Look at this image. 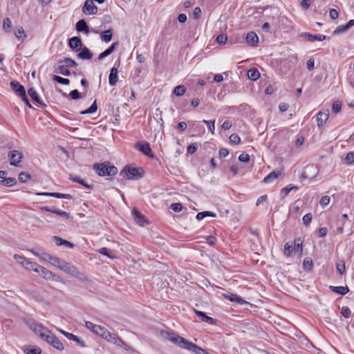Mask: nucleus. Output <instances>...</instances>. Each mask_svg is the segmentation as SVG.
<instances>
[{
  "label": "nucleus",
  "mask_w": 354,
  "mask_h": 354,
  "mask_svg": "<svg viewBox=\"0 0 354 354\" xmlns=\"http://www.w3.org/2000/svg\"><path fill=\"white\" fill-rule=\"evenodd\" d=\"M26 324L28 326L30 329L32 330L35 334L39 335L41 339L51 344L57 337L50 331L47 328L39 324L34 319H28L26 322Z\"/></svg>",
  "instance_id": "nucleus-1"
},
{
  "label": "nucleus",
  "mask_w": 354,
  "mask_h": 354,
  "mask_svg": "<svg viewBox=\"0 0 354 354\" xmlns=\"http://www.w3.org/2000/svg\"><path fill=\"white\" fill-rule=\"evenodd\" d=\"M26 324L28 326L30 329L32 330L35 334L39 335L41 339L51 344L57 337L50 331L47 328L39 324L34 319H28L26 322Z\"/></svg>",
  "instance_id": "nucleus-2"
},
{
  "label": "nucleus",
  "mask_w": 354,
  "mask_h": 354,
  "mask_svg": "<svg viewBox=\"0 0 354 354\" xmlns=\"http://www.w3.org/2000/svg\"><path fill=\"white\" fill-rule=\"evenodd\" d=\"M93 169L100 176H111L118 173V168L114 165H110L109 162L96 163L93 165Z\"/></svg>",
  "instance_id": "nucleus-3"
},
{
  "label": "nucleus",
  "mask_w": 354,
  "mask_h": 354,
  "mask_svg": "<svg viewBox=\"0 0 354 354\" xmlns=\"http://www.w3.org/2000/svg\"><path fill=\"white\" fill-rule=\"evenodd\" d=\"M120 176L127 180H139L143 176L142 168L126 166L120 173Z\"/></svg>",
  "instance_id": "nucleus-4"
},
{
  "label": "nucleus",
  "mask_w": 354,
  "mask_h": 354,
  "mask_svg": "<svg viewBox=\"0 0 354 354\" xmlns=\"http://www.w3.org/2000/svg\"><path fill=\"white\" fill-rule=\"evenodd\" d=\"M104 339L118 346L124 348L126 351H132V348L127 345L116 333L109 331L106 336L104 337Z\"/></svg>",
  "instance_id": "nucleus-5"
},
{
  "label": "nucleus",
  "mask_w": 354,
  "mask_h": 354,
  "mask_svg": "<svg viewBox=\"0 0 354 354\" xmlns=\"http://www.w3.org/2000/svg\"><path fill=\"white\" fill-rule=\"evenodd\" d=\"M71 276L77 277L80 279H83V274L77 270V268L73 265L64 261L61 268L59 269Z\"/></svg>",
  "instance_id": "nucleus-6"
},
{
  "label": "nucleus",
  "mask_w": 354,
  "mask_h": 354,
  "mask_svg": "<svg viewBox=\"0 0 354 354\" xmlns=\"http://www.w3.org/2000/svg\"><path fill=\"white\" fill-rule=\"evenodd\" d=\"M23 154L18 150H12L8 154L10 160V165L16 167H19V164L22 160Z\"/></svg>",
  "instance_id": "nucleus-7"
},
{
  "label": "nucleus",
  "mask_w": 354,
  "mask_h": 354,
  "mask_svg": "<svg viewBox=\"0 0 354 354\" xmlns=\"http://www.w3.org/2000/svg\"><path fill=\"white\" fill-rule=\"evenodd\" d=\"M167 337L171 342L185 349H187V347L188 346L190 342L186 339L175 333H168Z\"/></svg>",
  "instance_id": "nucleus-8"
},
{
  "label": "nucleus",
  "mask_w": 354,
  "mask_h": 354,
  "mask_svg": "<svg viewBox=\"0 0 354 354\" xmlns=\"http://www.w3.org/2000/svg\"><path fill=\"white\" fill-rule=\"evenodd\" d=\"M41 277L45 279L52 280L58 281H59V277L53 273L51 271L47 270L43 266H39L36 271Z\"/></svg>",
  "instance_id": "nucleus-9"
},
{
  "label": "nucleus",
  "mask_w": 354,
  "mask_h": 354,
  "mask_svg": "<svg viewBox=\"0 0 354 354\" xmlns=\"http://www.w3.org/2000/svg\"><path fill=\"white\" fill-rule=\"evenodd\" d=\"M136 148L142 152L144 155L149 157L153 158L154 155L152 153L151 149L150 147V145L149 142L146 141L138 142L136 144Z\"/></svg>",
  "instance_id": "nucleus-10"
},
{
  "label": "nucleus",
  "mask_w": 354,
  "mask_h": 354,
  "mask_svg": "<svg viewBox=\"0 0 354 354\" xmlns=\"http://www.w3.org/2000/svg\"><path fill=\"white\" fill-rule=\"evenodd\" d=\"M82 12L84 14L95 15L97 12V7L91 0H86L82 8Z\"/></svg>",
  "instance_id": "nucleus-11"
},
{
  "label": "nucleus",
  "mask_w": 354,
  "mask_h": 354,
  "mask_svg": "<svg viewBox=\"0 0 354 354\" xmlns=\"http://www.w3.org/2000/svg\"><path fill=\"white\" fill-rule=\"evenodd\" d=\"M10 87L15 93L20 97L26 94L24 86L20 84L17 81H11Z\"/></svg>",
  "instance_id": "nucleus-12"
},
{
  "label": "nucleus",
  "mask_w": 354,
  "mask_h": 354,
  "mask_svg": "<svg viewBox=\"0 0 354 354\" xmlns=\"http://www.w3.org/2000/svg\"><path fill=\"white\" fill-rule=\"evenodd\" d=\"M329 118V111H320L317 115V122L319 127L324 126Z\"/></svg>",
  "instance_id": "nucleus-13"
},
{
  "label": "nucleus",
  "mask_w": 354,
  "mask_h": 354,
  "mask_svg": "<svg viewBox=\"0 0 354 354\" xmlns=\"http://www.w3.org/2000/svg\"><path fill=\"white\" fill-rule=\"evenodd\" d=\"M223 295L225 299L232 302H236L239 304H243L247 303L243 299H242L240 296H239L236 294L227 292L223 294Z\"/></svg>",
  "instance_id": "nucleus-14"
},
{
  "label": "nucleus",
  "mask_w": 354,
  "mask_h": 354,
  "mask_svg": "<svg viewBox=\"0 0 354 354\" xmlns=\"http://www.w3.org/2000/svg\"><path fill=\"white\" fill-rule=\"evenodd\" d=\"M246 42L250 45L251 46H257L259 42V38L257 35L253 32L250 31L248 32L245 37Z\"/></svg>",
  "instance_id": "nucleus-15"
},
{
  "label": "nucleus",
  "mask_w": 354,
  "mask_h": 354,
  "mask_svg": "<svg viewBox=\"0 0 354 354\" xmlns=\"http://www.w3.org/2000/svg\"><path fill=\"white\" fill-rule=\"evenodd\" d=\"M132 215L133 216L134 221L140 226H144L147 223L143 214L138 212L136 209H132Z\"/></svg>",
  "instance_id": "nucleus-16"
},
{
  "label": "nucleus",
  "mask_w": 354,
  "mask_h": 354,
  "mask_svg": "<svg viewBox=\"0 0 354 354\" xmlns=\"http://www.w3.org/2000/svg\"><path fill=\"white\" fill-rule=\"evenodd\" d=\"M37 194L41 195V196H48L55 197L57 198H65V199H71L72 198V196L71 194H62V193H58V192H41V193H37Z\"/></svg>",
  "instance_id": "nucleus-17"
},
{
  "label": "nucleus",
  "mask_w": 354,
  "mask_h": 354,
  "mask_svg": "<svg viewBox=\"0 0 354 354\" xmlns=\"http://www.w3.org/2000/svg\"><path fill=\"white\" fill-rule=\"evenodd\" d=\"M68 178L72 182L79 183V184L83 185L84 187H85L86 188H87L88 189H93V187H94L93 185L88 184L87 183H86L84 181V180L80 178L79 176H74L73 174H70L69 176H68Z\"/></svg>",
  "instance_id": "nucleus-18"
},
{
  "label": "nucleus",
  "mask_w": 354,
  "mask_h": 354,
  "mask_svg": "<svg viewBox=\"0 0 354 354\" xmlns=\"http://www.w3.org/2000/svg\"><path fill=\"white\" fill-rule=\"evenodd\" d=\"M77 31L83 32L88 35L89 33V27L84 19L79 20L75 25Z\"/></svg>",
  "instance_id": "nucleus-19"
},
{
  "label": "nucleus",
  "mask_w": 354,
  "mask_h": 354,
  "mask_svg": "<svg viewBox=\"0 0 354 354\" xmlns=\"http://www.w3.org/2000/svg\"><path fill=\"white\" fill-rule=\"evenodd\" d=\"M281 174L282 171L281 170H274L264 178L263 182L266 183H272L278 177H279Z\"/></svg>",
  "instance_id": "nucleus-20"
},
{
  "label": "nucleus",
  "mask_w": 354,
  "mask_h": 354,
  "mask_svg": "<svg viewBox=\"0 0 354 354\" xmlns=\"http://www.w3.org/2000/svg\"><path fill=\"white\" fill-rule=\"evenodd\" d=\"M60 332L68 339L70 340H73L74 342H76L79 345H80L82 347H84L86 346L85 345V343L84 341L80 339L76 335L72 334V333H68V332H66L63 330H60Z\"/></svg>",
  "instance_id": "nucleus-21"
},
{
  "label": "nucleus",
  "mask_w": 354,
  "mask_h": 354,
  "mask_svg": "<svg viewBox=\"0 0 354 354\" xmlns=\"http://www.w3.org/2000/svg\"><path fill=\"white\" fill-rule=\"evenodd\" d=\"M118 46V42L113 43L107 49L99 55L98 60H102L104 58L111 55Z\"/></svg>",
  "instance_id": "nucleus-22"
},
{
  "label": "nucleus",
  "mask_w": 354,
  "mask_h": 354,
  "mask_svg": "<svg viewBox=\"0 0 354 354\" xmlns=\"http://www.w3.org/2000/svg\"><path fill=\"white\" fill-rule=\"evenodd\" d=\"M28 94L29 95V96L31 97V99L32 100H34L35 102H37L38 104H39L42 106H46V104H44L40 100V97H39L37 92L33 88H29L28 90Z\"/></svg>",
  "instance_id": "nucleus-23"
},
{
  "label": "nucleus",
  "mask_w": 354,
  "mask_h": 354,
  "mask_svg": "<svg viewBox=\"0 0 354 354\" xmlns=\"http://www.w3.org/2000/svg\"><path fill=\"white\" fill-rule=\"evenodd\" d=\"M82 44V41L78 37H73L68 41L69 46L75 51L80 48Z\"/></svg>",
  "instance_id": "nucleus-24"
},
{
  "label": "nucleus",
  "mask_w": 354,
  "mask_h": 354,
  "mask_svg": "<svg viewBox=\"0 0 354 354\" xmlns=\"http://www.w3.org/2000/svg\"><path fill=\"white\" fill-rule=\"evenodd\" d=\"M304 36L309 41H324L326 39V36L322 34L317 35H312L309 32H304Z\"/></svg>",
  "instance_id": "nucleus-25"
},
{
  "label": "nucleus",
  "mask_w": 354,
  "mask_h": 354,
  "mask_svg": "<svg viewBox=\"0 0 354 354\" xmlns=\"http://www.w3.org/2000/svg\"><path fill=\"white\" fill-rule=\"evenodd\" d=\"M329 289L331 291H333L337 294L341 295L342 296L345 295L346 294H347L349 292V288H348L347 286H330Z\"/></svg>",
  "instance_id": "nucleus-26"
},
{
  "label": "nucleus",
  "mask_w": 354,
  "mask_h": 354,
  "mask_svg": "<svg viewBox=\"0 0 354 354\" xmlns=\"http://www.w3.org/2000/svg\"><path fill=\"white\" fill-rule=\"evenodd\" d=\"M77 57L82 59H91L93 57V53L88 48L84 46L82 48L81 52L77 54Z\"/></svg>",
  "instance_id": "nucleus-27"
},
{
  "label": "nucleus",
  "mask_w": 354,
  "mask_h": 354,
  "mask_svg": "<svg viewBox=\"0 0 354 354\" xmlns=\"http://www.w3.org/2000/svg\"><path fill=\"white\" fill-rule=\"evenodd\" d=\"M118 82V70L116 68H112L109 77V82L111 86H115Z\"/></svg>",
  "instance_id": "nucleus-28"
},
{
  "label": "nucleus",
  "mask_w": 354,
  "mask_h": 354,
  "mask_svg": "<svg viewBox=\"0 0 354 354\" xmlns=\"http://www.w3.org/2000/svg\"><path fill=\"white\" fill-rule=\"evenodd\" d=\"M53 239L55 242V244L58 246L65 245L66 247L69 248H72L74 246V245L72 243H71L66 240H64L60 237L53 236Z\"/></svg>",
  "instance_id": "nucleus-29"
},
{
  "label": "nucleus",
  "mask_w": 354,
  "mask_h": 354,
  "mask_svg": "<svg viewBox=\"0 0 354 354\" xmlns=\"http://www.w3.org/2000/svg\"><path fill=\"white\" fill-rule=\"evenodd\" d=\"M187 350L192 351L196 354H205L206 351L205 350L193 344L192 342H189L188 346L187 347Z\"/></svg>",
  "instance_id": "nucleus-30"
},
{
  "label": "nucleus",
  "mask_w": 354,
  "mask_h": 354,
  "mask_svg": "<svg viewBox=\"0 0 354 354\" xmlns=\"http://www.w3.org/2000/svg\"><path fill=\"white\" fill-rule=\"evenodd\" d=\"M15 35L18 39H21V41H24L26 38L24 29L21 26L15 27Z\"/></svg>",
  "instance_id": "nucleus-31"
},
{
  "label": "nucleus",
  "mask_w": 354,
  "mask_h": 354,
  "mask_svg": "<svg viewBox=\"0 0 354 354\" xmlns=\"http://www.w3.org/2000/svg\"><path fill=\"white\" fill-rule=\"evenodd\" d=\"M194 312H195L196 315L199 318H201L203 322L209 323V324H213V322H214L213 318L206 315L205 313H203L202 311L196 310H194Z\"/></svg>",
  "instance_id": "nucleus-32"
},
{
  "label": "nucleus",
  "mask_w": 354,
  "mask_h": 354,
  "mask_svg": "<svg viewBox=\"0 0 354 354\" xmlns=\"http://www.w3.org/2000/svg\"><path fill=\"white\" fill-rule=\"evenodd\" d=\"M24 351L26 354H41V350L37 346H24Z\"/></svg>",
  "instance_id": "nucleus-33"
},
{
  "label": "nucleus",
  "mask_w": 354,
  "mask_h": 354,
  "mask_svg": "<svg viewBox=\"0 0 354 354\" xmlns=\"http://www.w3.org/2000/svg\"><path fill=\"white\" fill-rule=\"evenodd\" d=\"M292 189H297V186H294L292 185H288V186L285 187L284 188H283L281 190V192H280V196L282 198L286 197L288 194L290 192L291 190Z\"/></svg>",
  "instance_id": "nucleus-34"
},
{
  "label": "nucleus",
  "mask_w": 354,
  "mask_h": 354,
  "mask_svg": "<svg viewBox=\"0 0 354 354\" xmlns=\"http://www.w3.org/2000/svg\"><path fill=\"white\" fill-rule=\"evenodd\" d=\"M216 214L213 212L204 211V212L198 213L196 216V218L198 221H201L202 219H203L204 218H205L207 216L216 217Z\"/></svg>",
  "instance_id": "nucleus-35"
},
{
  "label": "nucleus",
  "mask_w": 354,
  "mask_h": 354,
  "mask_svg": "<svg viewBox=\"0 0 354 354\" xmlns=\"http://www.w3.org/2000/svg\"><path fill=\"white\" fill-rule=\"evenodd\" d=\"M55 72L60 73L65 76H68L71 74L70 71L66 66H64V64H59L57 68L55 70Z\"/></svg>",
  "instance_id": "nucleus-36"
},
{
  "label": "nucleus",
  "mask_w": 354,
  "mask_h": 354,
  "mask_svg": "<svg viewBox=\"0 0 354 354\" xmlns=\"http://www.w3.org/2000/svg\"><path fill=\"white\" fill-rule=\"evenodd\" d=\"M113 33L111 29L102 32L100 35V38L105 42H109L112 39Z\"/></svg>",
  "instance_id": "nucleus-37"
},
{
  "label": "nucleus",
  "mask_w": 354,
  "mask_h": 354,
  "mask_svg": "<svg viewBox=\"0 0 354 354\" xmlns=\"http://www.w3.org/2000/svg\"><path fill=\"white\" fill-rule=\"evenodd\" d=\"M59 64H64V66L67 68H72L77 66V63L71 58H64L63 60H60Z\"/></svg>",
  "instance_id": "nucleus-38"
},
{
  "label": "nucleus",
  "mask_w": 354,
  "mask_h": 354,
  "mask_svg": "<svg viewBox=\"0 0 354 354\" xmlns=\"http://www.w3.org/2000/svg\"><path fill=\"white\" fill-rule=\"evenodd\" d=\"M248 75L251 80H257L260 77V73L257 68H252L248 71Z\"/></svg>",
  "instance_id": "nucleus-39"
},
{
  "label": "nucleus",
  "mask_w": 354,
  "mask_h": 354,
  "mask_svg": "<svg viewBox=\"0 0 354 354\" xmlns=\"http://www.w3.org/2000/svg\"><path fill=\"white\" fill-rule=\"evenodd\" d=\"M293 251L295 253L301 254L302 252V241L300 239H295L294 241Z\"/></svg>",
  "instance_id": "nucleus-40"
},
{
  "label": "nucleus",
  "mask_w": 354,
  "mask_h": 354,
  "mask_svg": "<svg viewBox=\"0 0 354 354\" xmlns=\"http://www.w3.org/2000/svg\"><path fill=\"white\" fill-rule=\"evenodd\" d=\"M95 333L97 335L100 336L102 338L104 339V337L106 336V333H108L107 329H106L104 327H102L100 325L97 326V327H95Z\"/></svg>",
  "instance_id": "nucleus-41"
},
{
  "label": "nucleus",
  "mask_w": 354,
  "mask_h": 354,
  "mask_svg": "<svg viewBox=\"0 0 354 354\" xmlns=\"http://www.w3.org/2000/svg\"><path fill=\"white\" fill-rule=\"evenodd\" d=\"M98 251L100 254L105 255L110 259H113L116 258V256L113 254V252L106 248H102Z\"/></svg>",
  "instance_id": "nucleus-42"
},
{
  "label": "nucleus",
  "mask_w": 354,
  "mask_h": 354,
  "mask_svg": "<svg viewBox=\"0 0 354 354\" xmlns=\"http://www.w3.org/2000/svg\"><path fill=\"white\" fill-rule=\"evenodd\" d=\"M97 105L96 100H95L88 109L81 111L80 113L82 115L91 114V113H95L97 111Z\"/></svg>",
  "instance_id": "nucleus-43"
},
{
  "label": "nucleus",
  "mask_w": 354,
  "mask_h": 354,
  "mask_svg": "<svg viewBox=\"0 0 354 354\" xmlns=\"http://www.w3.org/2000/svg\"><path fill=\"white\" fill-rule=\"evenodd\" d=\"M1 183H2L3 185L10 187H12L13 185H15L17 183V180L15 178H11V177L8 178L7 177L3 180H1Z\"/></svg>",
  "instance_id": "nucleus-44"
},
{
  "label": "nucleus",
  "mask_w": 354,
  "mask_h": 354,
  "mask_svg": "<svg viewBox=\"0 0 354 354\" xmlns=\"http://www.w3.org/2000/svg\"><path fill=\"white\" fill-rule=\"evenodd\" d=\"M53 80L55 81L57 83L64 84V85H68L70 84V80L67 78H64L62 77L54 75L53 76Z\"/></svg>",
  "instance_id": "nucleus-45"
},
{
  "label": "nucleus",
  "mask_w": 354,
  "mask_h": 354,
  "mask_svg": "<svg viewBox=\"0 0 354 354\" xmlns=\"http://www.w3.org/2000/svg\"><path fill=\"white\" fill-rule=\"evenodd\" d=\"M186 91V88L185 86L183 85H178L177 86L175 87V88L174 89V94L176 95V96H181L183 95Z\"/></svg>",
  "instance_id": "nucleus-46"
},
{
  "label": "nucleus",
  "mask_w": 354,
  "mask_h": 354,
  "mask_svg": "<svg viewBox=\"0 0 354 354\" xmlns=\"http://www.w3.org/2000/svg\"><path fill=\"white\" fill-rule=\"evenodd\" d=\"M54 341L50 344L53 346L55 348L57 349L58 351H63L64 349V344L62 342L58 339L57 337L55 339H53Z\"/></svg>",
  "instance_id": "nucleus-47"
},
{
  "label": "nucleus",
  "mask_w": 354,
  "mask_h": 354,
  "mask_svg": "<svg viewBox=\"0 0 354 354\" xmlns=\"http://www.w3.org/2000/svg\"><path fill=\"white\" fill-rule=\"evenodd\" d=\"M64 262V260L61 259H59V258H58L57 257H54L53 256V259H52V260L50 261V263L53 266H54L57 267V268L60 269Z\"/></svg>",
  "instance_id": "nucleus-48"
},
{
  "label": "nucleus",
  "mask_w": 354,
  "mask_h": 354,
  "mask_svg": "<svg viewBox=\"0 0 354 354\" xmlns=\"http://www.w3.org/2000/svg\"><path fill=\"white\" fill-rule=\"evenodd\" d=\"M39 265L35 263V262H32V261H30L29 260L28 261L27 263H26V266H25V268L28 270H33L36 272L37 270L38 269Z\"/></svg>",
  "instance_id": "nucleus-49"
},
{
  "label": "nucleus",
  "mask_w": 354,
  "mask_h": 354,
  "mask_svg": "<svg viewBox=\"0 0 354 354\" xmlns=\"http://www.w3.org/2000/svg\"><path fill=\"white\" fill-rule=\"evenodd\" d=\"M348 30V28H347L346 24L340 25V26H338L335 28V30L333 32V35H339V34L346 32Z\"/></svg>",
  "instance_id": "nucleus-50"
},
{
  "label": "nucleus",
  "mask_w": 354,
  "mask_h": 354,
  "mask_svg": "<svg viewBox=\"0 0 354 354\" xmlns=\"http://www.w3.org/2000/svg\"><path fill=\"white\" fill-rule=\"evenodd\" d=\"M14 259L16 260V261L20 264L21 266H22L24 268L26 266V263L28 262V259L26 258H25L24 257H22L21 255H19V254H15L14 255Z\"/></svg>",
  "instance_id": "nucleus-51"
},
{
  "label": "nucleus",
  "mask_w": 354,
  "mask_h": 354,
  "mask_svg": "<svg viewBox=\"0 0 354 354\" xmlns=\"http://www.w3.org/2000/svg\"><path fill=\"white\" fill-rule=\"evenodd\" d=\"M313 261L310 258L307 257L304 259L303 261V266L304 269L307 270H311L313 268Z\"/></svg>",
  "instance_id": "nucleus-52"
},
{
  "label": "nucleus",
  "mask_w": 354,
  "mask_h": 354,
  "mask_svg": "<svg viewBox=\"0 0 354 354\" xmlns=\"http://www.w3.org/2000/svg\"><path fill=\"white\" fill-rule=\"evenodd\" d=\"M293 251V247L289 243H286L284 245L283 254L286 257H290L292 252Z\"/></svg>",
  "instance_id": "nucleus-53"
},
{
  "label": "nucleus",
  "mask_w": 354,
  "mask_h": 354,
  "mask_svg": "<svg viewBox=\"0 0 354 354\" xmlns=\"http://www.w3.org/2000/svg\"><path fill=\"white\" fill-rule=\"evenodd\" d=\"M342 109V103L339 101H335L332 105V112L337 114L340 112Z\"/></svg>",
  "instance_id": "nucleus-54"
},
{
  "label": "nucleus",
  "mask_w": 354,
  "mask_h": 354,
  "mask_svg": "<svg viewBox=\"0 0 354 354\" xmlns=\"http://www.w3.org/2000/svg\"><path fill=\"white\" fill-rule=\"evenodd\" d=\"M31 178L30 175L26 172H21L19 174V180L21 183H26Z\"/></svg>",
  "instance_id": "nucleus-55"
},
{
  "label": "nucleus",
  "mask_w": 354,
  "mask_h": 354,
  "mask_svg": "<svg viewBox=\"0 0 354 354\" xmlns=\"http://www.w3.org/2000/svg\"><path fill=\"white\" fill-rule=\"evenodd\" d=\"M230 142L234 145H238L241 142V138L237 133H232L230 136Z\"/></svg>",
  "instance_id": "nucleus-56"
},
{
  "label": "nucleus",
  "mask_w": 354,
  "mask_h": 354,
  "mask_svg": "<svg viewBox=\"0 0 354 354\" xmlns=\"http://www.w3.org/2000/svg\"><path fill=\"white\" fill-rule=\"evenodd\" d=\"M336 268L337 272L342 274L345 272V263L343 261H341L336 264Z\"/></svg>",
  "instance_id": "nucleus-57"
},
{
  "label": "nucleus",
  "mask_w": 354,
  "mask_h": 354,
  "mask_svg": "<svg viewBox=\"0 0 354 354\" xmlns=\"http://www.w3.org/2000/svg\"><path fill=\"white\" fill-rule=\"evenodd\" d=\"M53 257V256L50 255V254L42 251L41 252V256L39 258H41L42 260L45 261L49 262L50 263Z\"/></svg>",
  "instance_id": "nucleus-58"
},
{
  "label": "nucleus",
  "mask_w": 354,
  "mask_h": 354,
  "mask_svg": "<svg viewBox=\"0 0 354 354\" xmlns=\"http://www.w3.org/2000/svg\"><path fill=\"white\" fill-rule=\"evenodd\" d=\"M203 122L206 124L207 125V127H208L209 130L212 133H214V129H215V127H214L215 120H203Z\"/></svg>",
  "instance_id": "nucleus-59"
},
{
  "label": "nucleus",
  "mask_w": 354,
  "mask_h": 354,
  "mask_svg": "<svg viewBox=\"0 0 354 354\" xmlns=\"http://www.w3.org/2000/svg\"><path fill=\"white\" fill-rule=\"evenodd\" d=\"M345 161L348 165L353 164L354 162V152L348 153L346 156Z\"/></svg>",
  "instance_id": "nucleus-60"
},
{
  "label": "nucleus",
  "mask_w": 354,
  "mask_h": 354,
  "mask_svg": "<svg viewBox=\"0 0 354 354\" xmlns=\"http://www.w3.org/2000/svg\"><path fill=\"white\" fill-rule=\"evenodd\" d=\"M68 95L72 100H77L82 97L80 93L77 89L71 91Z\"/></svg>",
  "instance_id": "nucleus-61"
},
{
  "label": "nucleus",
  "mask_w": 354,
  "mask_h": 354,
  "mask_svg": "<svg viewBox=\"0 0 354 354\" xmlns=\"http://www.w3.org/2000/svg\"><path fill=\"white\" fill-rule=\"evenodd\" d=\"M171 209L175 212H180L183 209V205L179 203H172L170 206Z\"/></svg>",
  "instance_id": "nucleus-62"
},
{
  "label": "nucleus",
  "mask_w": 354,
  "mask_h": 354,
  "mask_svg": "<svg viewBox=\"0 0 354 354\" xmlns=\"http://www.w3.org/2000/svg\"><path fill=\"white\" fill-rule=\"evenodd\" d=\"M341 313L344 317L348 318L351 317V310L348 306H343L342 308Z\"/></svg>",
  "instance_id": "nucleus-63"
},
{
  "label": "nucleus",
  "mask_w": 354,
  "mask_h": 354,
  "mask_svg": "<svg viewBox=\"0 0 354 354\" xmlns=\"http://www.w3.org/2000/svg\"><path fill=\"white\" fill-rule=\"evenodd\" d=\"M330 198L329 196H324L320 199L319 203L324 207L330 203Z\"/></svg>",
  "instance_id": "nucleus-64"
}]
</instances>
